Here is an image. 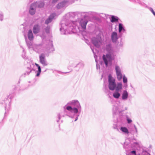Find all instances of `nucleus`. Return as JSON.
Wrapping results in <instances>:
<instances>
[{
  "instance_id": "nucleus-1",
  "label": "nucleus",
  "mask_w": 155,
  "mask_h": 155,
  "mask_svg": "<svg viewBox=\"0 0 155 155\" xmlns=\"http://www.w3.org/2000/svg\"><path fill=\"white\" fill-rule=\"evenodd\" d=\"M42 40L41 43L36 44H34L32 45V48L34 51L37 53L47 51L48 53H50L53 51L54 49L53 47L51 41L47 40L45 41V36L44 34L40 35Z\"/></svg>"
},
{
  "instance_id": "nucleus-2",
  "label": "nucleus",
  "mask_w": 155,
  "mask_h": 155,
  "mask_svg": "<svg viewBox=\"0 0 155 155\" xmlns=\"http://www.w3.org/2000/svg\"><path fill=\"white\" fill-rule=\"evenodd\" d=\"M61 27L60 28V30L63 35H66L67 34L68 22V20L65 18H64L61 22Z\"/></svg>"
},
{
  "instance_id": "nucleus-3",
  "label": "nucleus",
  "mask_w": 155,
  "mask_h": 155,
  "mask_svg": "<svg viewBox=\"0 0 155 155\" xmlns=\"http://www.w3.org/2000/svg\"><path fill=\"white\" fill-rule=\"evenodd\" d=\"M12 98V97L11 95H8V98L6 99L4 101V104L5 105V108L6 112L5 113V114L6 112H8L10 109L11 107V98Z\"/></svg>"
},
{
  "instance_id": "nucleus-4",
  "label": "nucleus",
  "mask_w": 155,
  "mask_h": 155,
  "mask_svg": "<svg viewBox=\"0 0 155 155\" xmlns=\"http://www.w3.org/2000/svg\"><path fill=\"white\" fill-rule=\"evenodd\" d=\"M109 88L112 91L114 90L116 87V84L115 79H113L111 75L110 74L108 76Z\"/></svg>"
},
{
  "instance_id": "nucleus-5",
  "label": "nucleus",
  "mask_w": 155,
  "mask_h": 155,
  "mask_svg": "<svg viewBox=\"0 0 155 155\" xmlns=\"http://www.w3.org/2000/svg\"><path fill=\"white\" fill-rule=\"evenodd\" d=\"M39 61L43 66H47L48 63L45 58V54L44 53H41L39 55Z\"/></svg>"
},
{
  "instance_id": "nucleus-6",
  "label": "nucleus",
  "mask_w": 155,
  "mask_h": 155,
  "mask_svg": "<svg viewBox=\"0 0 155 155\" xmlns=\"http://www.w3.org/2000/svg\"><path fill=\"white\" fill-rule=\"evenodd\" d=\"M68 115V104L64 106L62 109L61 112V114H58V120H59L61 117V116L64 117L65 116H67Z\"/></svg>"
},
{
  "instance_id": "nucleus-7",
  "label": "nucleus",
  "mask_w": 155,
  "mask_h": 155,
  "mask_svg": "<svg viewBox=\"0 0 155 155\" xmlns=\"http://www.w3.org/2000/svg\"><path fill=\"white\" fill-rule=\"evenodd\" d=\"M36 3H33L30 6L29 13L31 15H34L36 12L37 8Z\"/></svg>"
},
{
  "instance_id": "nucleus-8",
  "label": "nucleus",
  "mask_w": 155,
  "mask_h": 155,
  "mask_svg": "<svg viewBox=\"0 0 155 155\" xmlns=\"http://www.w3.org/2000/svg\"><path fill=\"white\" fill-rule=\"evenodd\" d=\"M103 59L106 67L107 66L108 61L111 62L112 61L113 59L111 58V55L109 54H107L106 56L104 55H103Z\"/></svg>"
},
{
  "instance_id": "nucleus-9",
  "label": "nucleus",
  "mask_w": 155,
  "mask_h": 155,
  "mask_svg": "<svg viewBox=\"0 0 155 155\" xmlns=\"http://www.w3.org/2000/svg\"><path fill=\"white\" fill-rule=\"evenodd\" d=\"M115 70L117 79L118 81H120L122 77V74L121 70L118 66L115 67Z\"/></svg>"
},
{
  "instance_id": "nucleus-10",
  "label": "nucleus",
  "mask_w": 155,
  "mask_h": 155,
  "mask_svg": "<svg viewBox=\"0 0 155 155\" xmlns=\"http://www.w3.org/2000/svg\"><path fill=\"white\" fill-rule=\"evenodd\" d=\"M40 26L38 24H36L34 25L33 28V31L35 34L38 33L40 31Z\"/></svg>"
},
{
  "instance_id": "nucleus-11",
  "label": "nucleus",
  "mask_w": 155,
  "mask_h": 155,
  "mask_svg": "<svg viewBox=\"0 0 155 155\" xmlns=\"http://www.w3.org/2000/svg\"><path fill=\"white\" fill-rule=\"evenodd\" d=\"M55 16V14L54 13H52L51 14L48 18L45 21V23L48 25L49 23H51L54 19V17Z\"/></svg>"
},
{
  "instance_id": "nucleus-12",
  "label": "nucleus",
  "mask_w": 155,
  "mask_h": 155,
  "mask_svg": "<svg viewBox=\"0 0 155 155\" xmlns=\"http://www.w3.org/2000/svg\"><path fill=\"white\" fill-rule=\"evenodd\" d=\"M34 64H30L29 66L27 67V70L24 74V75H29L30 73L33 70L32 68Z\"/></svg>"
},
{
  "instance_id": "nucleus-13",
  "label": "nucleus",
  "mask_w": 155,
  "mask_h": 155,
  "mask_svg": "<svg viewBox=\"0 0 155 155\" xmlns=\"http://www.w3.org/2000/svg\"><path fill=\"white\" fill-rule=\"evenodd\" d=\"M68 3L67 1H63L58 3L57 5V8L58 9H61V8L64 7Z\"/></svg>"
},
{
  "instance_id": "nucleus-14",
  "label": "nucleus",
  "mask_w": 155,
  "mask_h": 155,
  "mask_svg": "<svg viewBox=\"0 0 155 155\" xmlns=\"http://www.w3.org/2000/svg\"><path fill=\"white\" fill-rule=\"evenodd\" d=\"M111 38L113 41H116L118 39L117 34L116 32H113L111 35Z\"/></svg>"
},
{
  "instance_id": "nucleus-15",
  "label": "nucleus",
  "mask_w": 155,
  "mask_h": 155,
  "mask_svg": "<svg viewBox=\"0 0 155 155\" xmlns=\"http://www.w3.org/2000/svg\"><path fill=\"white\" fill-rule=\"evenodd\" d=\"M28 39L30 41H32L34 39V36L32 32V31L31 29H30L28 33Z\"/></svg>"
},
{
  "instance_id": "nucleus-16",
  "label": "nucleus",
  "mask_w": 155,
  "mask_h": 155,
  "mask_svg": "<svg viewBox=\"0 0 155 155\" xmlns=\"http://www.w3.org/2000/svg\"><path fill=\"white\" fill-rule=\"evenodd\" d=\"M36 3L37 8L38 7L39 8H42L43 7L44 5V4L43 2L40 1L38 2H36L33 3Z\"/></svg>"
},
{
  "instance_id": "nucleus-17",
  "label": "nucleus",
  "mask_w": 155,
  "mask_h": 155,
  "mask_svg": "<svg viewBox=\"0 0 155 155\" xmlns=\"http://www.w3.org/2000/svg\"><path fill=\"white\" fill-rule=\"evenodd\" d=\"M35 64L37 67L38 68V71H36V76L37 77H38L39 76L41 71V68L40 66L38 64L35 63Z\"/></svg>"
},
{
  "instance_id": "nucleus-18",
  "label": "nucleus",
  "mask_w": 155,
  "mask_h": 155,
  "mask_svg": "<svg viewBox=\"0 0 155 155\" xmlns=\"http://www.w3.org/2000/svg\"><path fill=\"white\" fill-rule=\"evenodd\" d=\"M87 22V21H84L83 20L81 21L80 22L81 25L83 29H86V26Z\"/></svg>"
},
{
  "instance_id": "nucleus-19",
  "label": "nucleus",
  "mask_w": 155,
  "mask_h": 155,
  "mask_svg": "<svg viewBox=\"0 0 155 155\" xmlns=\"http://www.w3.org/2000/svg\"><path fill=\"white\" fill-rule=\"evenodd\" d=\"M68 111L71 112H74V113H77L78 112V110L76 108H72L71 107L68 106Z\"/></svg>"
},
{
  "instance_id": "nucleus-20",
  "label": "nucleus",
  "mask_w": 155,
  "mask_h": 155,
  "mask_svg": "<svg viewBox=\"0 0 155 155\" xmlns=\"http://www.w3.org/2000/svg\"><path fill=\"white\" fill-rule=\"evenodd\" d=\"M128 97V93L126 91H124L122 94V98L123 99L125 100Z\"/></svg>"
},
{
  "instance_id": "nucleus-21",
  "label": "nucleus",
  "mask_w": 155,
  "mask_h": 155,
  "mask_svg": "<svg viewBox=\"0 0 155 155\" xmlns=\"http://www.w3.org/2000/svg\"><path fill=\"white\" fill-rule=\"evenodd\" d=\"M111 19V22L112 23L117 22L118 20V18L114 16H112Z\"/></svg>"
},
{
  "instance_id": "nucleus-22",
  "label": "nucleus",
  "mask_w": 155,
  "mask_h": 155,
  "mask_svg": "<svg viewBox=\"0 0 155 155\" xmlns=\"http://www.w3.org/2000/svg\"><path fill=\"white\" fill-rule=\"evenodd\" d=\"M122 84L121 83L117 84L116 87V90L117 91H119L121 90L122 88Z\"/></svg>"
},
{
  "instance_id": "nucleus-23",
  "label": "nucleus",
  "mask_w": 155,
  "mask_h": 155,
  "mask_svg": "<svg viewBox=\"0 0 155 155\" xmlns=\"http://www.w3.org/2000/svg\"><path fill=\"white\" fill-rule=\"evenodd\" d=\"M120 95V94L118 92H114L113 94V96L116 98H119Z\"/></svg>"
},
{
  "instance_id": "nucleus-24",
  "label": "nucleus",
  "mask_w": 155,
  "mask_h": 155,
  "mask_svg": "<svg viewBox=\"0 0 155 155\" xmlns=\"http://www.w3.org/2000/svg\"><path fill=\"white\" fill-rule=\"evenodd\" d=\"M121 130L123 132L128 134L129 133V131H128V129L127 128L125 127H121Z\"/></svg>"
},
{
  "instance_id": "nucleus-25",
  "label": "nucleus",
  "mask_w": 155,
  "mask_h": 155,
  "mask_svg": "<svg viewBox=\"0 0 155 155\" xmlns=\"http://www.w3.org/2000/svg\"><path fill=\"white\" fill-rule=\"evenodd\" d=\"M23 49V52L22 53V57L24 59H27V57L25 55V52L24 48H22Z\"/></svg>"
},
{
  "instance_id": "nucleus-26",
  "label": "nucleus",
  "mask_w": 155,
  "mask_h": 155,
  "mask_svg": "<svg viewBox=\"0 0 155 155\" xmlns=\"http://www.w3.org/2000/svg\"><path fill=\"white\" fill-rule=\"evenodd\" d=\"M4 19V14L2 12H0V21H2Z\"/></svg>"
},
{
  "instance_id": "nucleus-27",
  "label": "nucleus",
  "mask_w": 155,
  "mask_h": 155,
  "mask_svg": "<svg viewBox=\"0 0 155 155\" xmlns=\"http://www.w3.org/2000/svg\"><path fill=\"white\" fill-rule=\"evenodd\" d=\"M26 42L27 43V45L28 48H32V45L33 44H32L31 42H28L27 41H26Z\"/></svg>"
},
{
  "instance_id": "nucleus-28",
  "label": "nucleus",
  "mask_w": 155,
  "mask_h": 155,
  "mask_svg": "<svg viewBox=\"0 0 155 155\" xmlns=\"http://www.w3.org/2000/svg\"><path fill=\"white\" fill-rule=\"evenodd\" d=\"M123 82L124 83H127V78L125 77V75H124L123 77Z\"/></svg>"
},
{
  "instance_id": "nucleus-29",
  "label": "nucleus",
  "mask_w": 155,
  "mask_h": 155,
  "mask_svg": "<svg viewBox=\"0 0 155 155\" xmlns=\"http://www.w3.org/2000/svg\"><path fill=\"white\" fill-rule=\"evenodd\" d=\"M50 27L49 26H48L46 27L45 29V32L47 33H48L49 32Z\"/></svg>"
},
{
  "instance_id": "nucleus-30",
  "label": "nucleus",
  "mask_w": 155,
  "mask_h": 155,
  "mask_svg": "<svg viewBox=\"0 0 155 155\" xmlns=\"http://www.w3.org/2000/svg\"><path fill=\"white\" fill-rule=\"evenodd\" d=\"M119 32H120L122 29L123 28V27L121 24H119Z\"/></svg>"
},
{
  "instance_id": "nucleus-31",
  "label": "nucleus",
  "mask_w": 155,
  "mask_h": 155,
  "mask_svg": "<svg viewBox=\"0 0 155 155\" xmlns=\"http://www.w3.org/2000/svg\"><path fill=\"white\" fill-rule=\"evenodd\" d=\"M93 44L96 46H98V42L97 41H96L94 40H93Z\"/></svg>"
},
{
  "instance_id": "nucleus-32",
  "label": "nucleus",
  "mask_w": 155,
  "mask_h": 155,
  "mask_svg": "<svg viewBox=\"0 0 155 155\" xmlns=\"http://www.w3.org/2000/svg\"><path fill=\"white\" fill-rule=\"evenodd\" d=\"M150 10L153 14L155 16V12L152 8H150Z\"/></svg>"
},
{
  "instance_id": "nucleus-33",
  "label": "nucleus",
  "mask_w": 155,
  "mask_h": 155,
  "mask_svg": "<svg viewBox=\"0 0 155 155\" xmlns=\"http://www.w3.org/2000/svg\"><path fill=\"white\" fill-rule=\"evenodd\" d=\"M127 122L128 123H130L132 122V120H131L129 119H127Z\"/></svg>"
},
{
  "instance_id": "nucleus-34",
  "label": "nucleus",
  "mask_w": 155,
  "mask_h": 155,
  "mask_svg": "<svg viewBox=\"0 0 155 155\" xmlns=\"http://www.w3.org/2000/svg\"><path fill=\"white\" fill-rule=\"evenodd\" d=\"M131 153H132L134 154L135 155H136V152L135 151H132L131 152Z\"/></svg>"
},
{
  "instance_id": "nucleus-35",
  "label": "nucleus",
  "mask_w": 155,
  "mask_h": 155,
  "mask_svg": "<svg viewBox=\"0 0 155 155\" xmlns=\"http://www.w3.org/2000/svg\"><path fill=\"white\" fill-rule=\"evenodd\" d=\"M78 101H75V103H78Z\"/></svg>"
},
{
  "instance_id": "nucleus-36",
  "label": "nucleus",
  "mask_w": 155,
  "mask_h": 155,
  "mask_svg": "<svg viewBox=\"0 0 155 155\" xmlns=\"http://www.w3.org/2000/svg\"><path fill=\"white\" fill-rule=\"evenodd\" d=\"M58 120H57V122H58Z\"/></svg>"
}]
</instances>
